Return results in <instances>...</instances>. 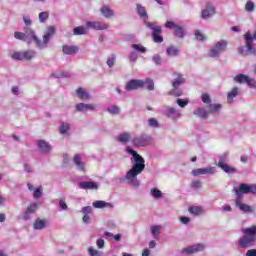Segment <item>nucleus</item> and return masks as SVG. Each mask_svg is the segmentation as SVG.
Listing matches in <instances>:
<instances>
[{
	"mask_svg": "<svg viewBox=\"0 0 256 256\" xmlns=\"http://www.w3.org/2000/svg\"><path fill=\"white\" fill-rule=\"evenodd\" d=\"M125 151L128 155H131L130 161L132 163V167L126 172V175L120 179V181L121 183H126L127 185L138 189V187H141V182L137 177L145 171V158L129 146L125 148Z\"/></svg>",
	"mask_w": 256,
	"mask_h": 256,
	"instance_id": "f257e3e1",
	"label": "nucleus"
},
{
	"mask_svg": "<svg viewBox=\"0 0 256 256\" xmlns=\"http://www.w3.org/2000/svg\"><path fill=\"white\" fill-rule=\"evenodd\" d=\"M136 11L140 17L143 19V23L147 29L152 31V39L154 43H163V37H161L162 29L161 26H155V24L148 21L149 15L147 14V10L141 4L136 5Z\"/></svg>",
	"mask_w": 256,
	"mask_h": 256,
	"instance_id": "f03ea898",
	"label": "nucleus"
},
{
	"mask_svg": "<svg viewBox=\"0 0 256 256\" xmlns=\"http://www.w3.org/2000/svg\"><path fill=\"white\" fill-rule=\"evenodd\" d=\"M243 236L238 239L240 249H249L256 243V225L242 229Z\"/></svg>",
	"mask_w": 256,
	"mask_h": 256,
	"instance_id": "7ed1b4c3",
	"label": "nucleus"
},
{
	"mask_svg": "<svg viewBox=\"0 0 256 256\" xmlns=\"http://www.w3.org/2000/svg\"><path fill=\"white\" fill-rule=\"evenodd\" d=\"M14 39L24 41V43H27V45H31V43L35 42L37 49H39V37H37L35 30H33L31 27H25L24 32L15 31Z\"/></svg>",
	"mask_w": 256,
	"mask_h": 256,
	"instance_id": "20e7f679",
	"label": "nucleus"
},
{
	"mask_svg": "<svg viewBox=\"0 0 256 256\" xmlns=\"http://www.w3.org/2000/svg\"><path fill=\"white\" fill-rule=\"evenodd\" d=\"M246 50L243 47L238 48L241 55H253L256 53V49L253 48V41H256V32L251 34V32H246L244 35Z\"/></svg>",
	"mask_w": 256,
	"mask_h": 256,
	"instance_id": "39448f33",
	"label": "nucleus"
},
{
	"mask_svg": "<svg viewBox=\"0 0 256 256\" xmlns=\"http://www.w3.org/2000/svg\"><path fill=\"white\" fill-rule=\"evenodd\" d=\"M228 45L229 42H227V40H219L208 51V57H212V59H219L221 57V53H225L227 50Z\"/></svg>",
	"mask_w": 256,
	"mask_h": 256,
	"instance_id": "423d86ee",
	"label": "nucleus"
},
{
	"mask_svg": "<svg viewBox=\"0 0 256 256\" xmlns=\"http://www.w3.org/2000/svg\"><path fill=\"white\" fill-rule=\"evenodd\" d=\"M13 61H33L37 57V51L33 49H27L23 51H16L11 54Z\"/></svg>",
	"mask_w": 256,
	"mask_h": 256,
	"instance_id": "0eeeda50",
	"label": "nucleus"
},
{
	"mask_svg": "<svg viewBox=\"0 0 256 256\" xmlns=\"http://www.w3.org/2000/svg\"><path fill=\"white\" fill-rule=\"evenodd\" d=\"M55 33H57V28L55 26H48L42 36V40L39 39L38 49L40 50L47 49L49 45V41L53 39V35H55Z\"/></svg>",
	"mask_w": 256,
	"mask_h": 256,
	"instance_id": "6e6552de",
	"label": "nucleus"
},
{
	"mask_svg": "<svg viewBox=\"0 0 256 256\" xmlns=\"http://www.w3.org/2000/svg\"><path fill=\"white\" fill-rule=\"evenodd\" d=\"M166 29H172L174 37H177L178 39H184V37L187 35V30H185V27L175 24L173 21H167L165 23Z\"/></svg>",
	"mask_w": 256,
	"mask_h": 256,
	"instance_id": "1a4fd4ad",
	"label": "nucleus"
},
{
	"mask_svg": "<svg viewBox=\"0 0 256 256\" xmlns=\"http://www.w3.org/2000/svg\"><path fill=\"white\" fill-rule=\"evenodd\" d=\"M236 198H241V195L252 193L256 195V184L241 183L238 188H234Z\"/></svg>",
	"mask_w": 256,
	"mask_h": 256,
	"instance_id": "9d476101",
	"label": "nucleus"
},
{
	"mask_svg": "<svg viewBox=\"0 0 256 256\" xmlns=\"http://www.w3.org/2000/svg\"><path fill=\"white\" fill-rule=\"evenodd\" d=\"M235 207H237V209H239V211H241L242 213H246L250 215H252L253 213H256L255 207L249 204H245V202H243V198L235 199Z\"/></svg>",
	"mask_w": 256,
	"mask_h": 256,
	"instance_id": "9b49d317",
	"label": "nucleus"
},
{
	"mask_svg": "<svg viewBox=\"0 0 256 256\" xmlns=\"http://www.w3.org/2000/svg\"><path fill=\"white\" fill-rule=\"evenodd\" d=\"M131 143L134 147H147L151 143V136L147 134L135 136L132 138Z\"/></svg>",
	"mask_w": 256,
	"mask_h": 256,
	"instance_id": "f8f14e48",
	"label": "nucleus"
},
{
	"mask_svg": "<svg viewBox=\"0 0 256 256\" xmlns=\"http://www.w3.org/2000/svg\"><path fill=\"white\" fill-rule=\"evenodd\" d=\"M234 81L236 83H246V85H248V87H253L254 89H256V81L253 80V78L245 75V74H238L234 77Z\"/></svg>",
	"mask_w": 256,
	"mask_h": 256,
	"instance_id": "ddd939ff",
	"label": "nucleus"
},
{
	"mask_svg": "<svg viewBox=\"0 0 256 256\" xmlns=\"http://www.w3.org/2000/svg\"><path fill=\"white\" fill-rule=\"evenodd\" d=\"M201 251H205V244L203 243H198L182 249L184 255H193V253H201Z\"/></svg>",
	"mask_w": 256,
	"mask_h": 256,
	"instance_id": "4468645a",
	"label": "nucleus"
},
{
	"mask_svg": "<svg viewBox=\"0 0 256 256\" xmlns=\"http://www.w3.org/2000/svg\"><path fill=\"white\" fill-rule=\"evenodd\" d=\"M86 29H94V31H107L109 24L101 23L99 21H88L86 22Z\"/></svg>",
	"mask_w": 256,
	"mask_h": 256,
	"instance_id": "2eb2a0df",
	"label": "nucleus"
},
{
	"mask_svg": "<svg viewBox=\"0 0 256 256\" xmlns=\"http://www.w3.org/2000/svg\"><path fill=\"white\" fill-rule=\"evenodd\" d=\"M36 145L40 151V153H43V155H49L51 153L53 147L51 144L45 140H37Z\"/></svg>",
	"mask_w": 256,
	"mask_h": 256,
	"instance_id": "dca6fc26",
	"label": "nucleus"
},
{
	"mask_svg": "<svg viewBox=\"0 0 256 256\" xmlns=\"http://www.w3.org/2000/svg\"><path fill=\"white\" fill-rule=\"evenodd\" d=\"M126 91H136V89H143V80L132 79L125 85Z\"/></svg>",
	"mask_w": 256,
	"mask_h": 256,
	"instance_id": "f3484780",
	"label": "nucleus"
},
{
	"mask_svg": "<svg viewBox=\"0 0 256 256\" xmlns=\"http://www.w3.org/2000/svg\"><path fill=\"white\" fill-rule=\"evenodd\" d=\"M216 10L215 6L211 3H207L205 9L201 11V18L202 19H211L213 15H215Z\"/></svg>",
	"mask_w": 256,
	"mask_h": 256,
	"instance_id": "a211bd4d",
	"label": "nucleus"
},
{
	"mask_svg": "<svg viewBox=\"0 0 256 256\" xmlns=\"http://www.w3.org/2000/svg\"><path fill=\"white\" fill-rule=\"evenodd\" d=\"M78 187L84 190L97 191V189H99V183L94 181H82L78 183Z\"/></svg>",
	"mask_w": 256,
	"mask_h": 256,
	"instance_id": "6ab92c4d",
	"label": "nucleus"
},
{
	"mask_svg": "<svg viewBox=\"0 0 256 256\" xmlns=\"http://www.w3.org/2000/svg\"><path fill=\"white\" fill-rule=\"evenodd\" d=\"M216 171L213 167H206V168H198L192 170V175L194 177H199V175H215Z\"/></svg>",
	"mask_w": 256,
	"mask_h": 256,
	"instance_id": "aec40b11",
	"label": "nucleus"
},
{
	"mask_svg": "<svg viewBox=\"0 0 256 256\" xmlns=\"http://www.w3.org/2000/svg\"><path fill=\"white\" fill-rule=\"evenodd\" d=\"M95 107V104H85L80 102L75 105V111L76 113H85V111H95Z\"/></svg>",
	"mask_w": 256,
	"mask_h": 256,
	"instance_id": "412c9836",
	"label": "nucleus"
},
{
	"mask_svg": "<svg viewBox=\"0 0 256 256\" xmlns=\"http://www.w3.org/2000/svg\"><path fill=\"white\" fill-rule=\"evenodd\" d=\"M223 159H227V154H224L223 156L220 157L217 166L220 167V169H223L225 173H235V168L223 162Z\"/></svg>",
	"mask_w": 256,
	"mask_h": 256,
	"instance_id": "4be33fe9",
	"label": "nucleus"
},
{
	"mask_svg": "<svg viewBox=\"0 0 256 256\" xmlns=\"http://www.w3.org/2000/svg\"><path fill=\"white\" fill-rule=\"evenodd\" d=\"M62 51L64 55H76V53H79V46L64 45Z\"/></svg>",
	"mask_w": 256,
	"mask_h": 256,
	"instance_id": "5701e85b",
	"label": "nucleus"
},
{
	"mask_svg": "<svg viewBox=\"0 0 256 256\" xmlns=\"http://www.w3.org/2000/svg\"><path fill=\"white\" fill-rule=\"evenodd\" d=\"M100 13L105 17V19H111V17H115V11L107 5H104L100 8Z\"/></svg>",
	"mask_w": 256,
	"mask_h": 256,
	"instance_id": "b1692460",
	"label": "nucleus"
},
{
	"mask_svg": "<svg viewBox=\"0 0 256 256\" xmlns=\"http://www.w3.org/2000/svg\"><path fill=\"white\" fill-rule=\"evenodd\" d=\"M95 209H113V204L103 200H97L92 203Z\"/></svg>",
	"mask_w": 256,
	"mask_h": 256,
	"instance_id": "393cba45",
	"label": "nucleus"
},
{
	"mask_svg": "<svg viewBox=\"0 0 256 256\" xmlns=\"http://www.w3.org/2000/svg\"><path fill=\"white\" fill-rule=\"evenodd\" d=\"M165 115L171 119H179V117H181V112L175 107H168L165 111Z\"/></svg>",
	"mask_w": 256,
	"mask_h": 256,
	"instance_id": "a878e982",
	"label": "nucleus"
},
{
	"mask_svg": "<svg viewBox=\"0 0 256 256\" xmlns=\"http://www.w3.org/2000/svg\"><path fill=\"white\" fill-rule=\"evenodd\" d=\"M76 95L78 99H81V101H88V99H91V94H89V92L82 87L77 88Z\"/></svg>",
	"mask_w": 256,
	"mask_h": 256,
	"instance_id": "bb28decb",
	"label": "nucleus"
},
{
	"mask_svg": "<svg viewBox=\"0 0 256 256\" xmlns=\"http://www.w3.org/2000/svg\"><path fill=\"white\" fill-rule=\"evenodd\" d=\"M47 227V220L37 218L33 223V229L35 231H41Z\"/></svg>",
	"mask_w": 256,
	"mask_h": 256,
	"instance_id": "cd10ccee",
	"label": "nucleus"
},
{
	"mask_svg": "<svg viewBox=\"0 0 256 256\" xmlns=\"http://www.w3.org/2000/svg\"><path fill=\"white\" fill-rule=\"evenodd\" d=\"M73 162H74L75 166L77 167L78 171L85 173V162L81 161V155L76 154L74 156Z\"/></svg>",
	"mask_w": 256,
	"mask_h": 256,
	"instance_id": "c85d7f7f",
	"label": "nucleus"
},
{
	"mask_svg": "<svg viewBox=\"0 0 256 256\" xmlns=\"http://www.w3.org/2000/svg\"><path fill=\"white\" fill-rule=\"evenodd\" d=\"M142 89H147L148 91H155V82L151 78L142 80Z\"/></svg>",
	"mask_w": 256,
	"mask_h": 256,
	"instance_id": "c756f323",
	"label": "nucleus"
},
{
	"mask_svg": "<svg viewBox=\"0 0 256 256\" xmlns=\"http://www.w3.org/2000/svg\"><path fill=\"white\" fill-rule=\"evenodd\" d=\"M239 95V88L234 87L227 93V103L230 105L233 103V99Z\"/></svg>",
	"mask_w": 256,
	"mask_h": 256,
	"instance_id": "7c9ffc66",
	"label": "nucleus"
},
{
	"mask_svg": "<svg viewBox=\"0 0 256 256\" xmlns=\"http://www.w3.org/2000/svg\"><path fill=\"white\" fill-rule=\"evenodd\" d=\"M71 130V124L61 122L59 126L60 135H69V131Z\"/></svg>",
	"mask_w": 256,
	"mask_h": 256,
	"instance_id": "2f4dec72",
	"label": "nucleus"
},
{
	"mask_svg": "<svg viewBox=\"0 0 256 256\" xmlns=\"http://www.w3.org/2000/svg\"><path fill=\"white\" fill-rule=\"evenodd\" d=\"M185 84V78H183V75L179 74L173 81H172V87L174 89H177L181 87V85Z\"/></svg>",
	"mask_w": 256,
	"mask_h": 256,
	"instance_id": "473e14b6",
	"label": "nucleus"
},
{
	"mask_svg": "<svg viewBox=\"0 0 256 256\" xmlns=\"http://www.w3.org/2000/svg\"><path fill=\"white\" fill-rule=\"evenodd\" d=\"M193 113L197 117H200V119H207V117H209V113H207V110L203 107L197 108Z\"/></svg>",
	"mask_w": 256,
	"mask_h": 256,
	"instance_id": "72a5a7b5",
	"label": "nucleus"
},
{
	"mask_svg": "<svg viewBox=\"0 0 256 256\" xmlns=\"http://www.w3.org/2000/svg\"><path fill=\"white\" fill-rule=\"evenodd\" d=\"M117 140L119 141V143H129V141H131V133L129 132H124L120 135H118Z\"/></svg>",
	"mask_w": 256,
	"mask_h": 256,
	"instance_id": "f704fd0d",
	"label": "nucleus"
},
{
	"mask_svg": "<svg viewBox=\"0 0 256 256\" xmlns=\"http://www.w3.org/2000/svg\"><path fill=\"white\" fill-rule=\"evenodd\" d=\"M115 63H117L116 54H111L107 57L106 65L109 67V69H113V67H115Z\"/></svg>",
	"mask_w": 256,
	"mask_h": 256,
	"instance_id": "c9c22d12",
	"label": "nucleus"
},
{
	"mask_svg": "<svg viewBox=\"0 0 256 256\" xmlns=\"http://www.w3.org/2000/svg\"><path fill=\"white\" fill-rule=\"evenodd\" d=\"M223 109V106L221 104H209L208 105V111L209 113H219Z\"/></svg>",
	"mask_w": 256,
	"mask_h": 256,
	"instance_id": "e433bc0d",
	"label": "nucleus"
},
{
	"mask_svg": "<svg viewBox=\"0 0 256 256\" xmlns=\"http://www.w3.org/2000/svg\"><path fill=\"white\" fill-rule=\"evenodd\" d=\"M163 229L161 225H154L150 227L151 234L155 239H159V232Z\"/></svg>",
	"mask_w": 256,
	"mask_h": 256,
	"instance_id": "4c0bfd02",
	"label": "nucleus"
},
{
	"mask_svg": "<svg viewBox=\"0 0 256 256\" xmlns=\"http://www.w3.org/2000/svg\"><path fill=\"white\" fill-rule=\"evenodd\" d=\"M166 53L169 57H177L179 55V48L170 46L167 48Z\"/></svg>",
	"mask_w": 256,
	"mask_h": 256,
	"instance_id": "58836bf2",
	"label": "nucleus"
},
{
	"mask_svg": "<svg viewBox=\"0 0 256 256\" xmlns=\"http://www.w3.org/2000/svg\"><path fill=\"white\" fill-rule=\"evenodd\" d=\"M189 213H191V215H202L203 213V208H201V206H191L188 208Z\"/></svg>",
	"mask_w": 256,
	"mask_h": 256,
	"instance_id": "ea45409f",
	"label": "nucleus"
},
{
	"mask_svg": "<svg viewBox=\"0 0 256 256\" xmlns=\"http://www.w3.org/2000/svg\"><path fill=\"white\" fill-rule=\"evenodd\" d=\"M150 195L154 198V199H161V197H163V192H161V190L157 189V188H152L150 190Z\"/></svg>",
	"mask_w": 256,
	"mask_h": 256,
	"instance_id": "a19ab883",
	"label": "nucleus"
},
{
	"mask_svg": "<svg viewBox=\"0 0 256 256\" xmlns=\"http://www.w3.org/2000/svg\"><path fill=\"white\" fill-rule=\"evenodd\" d=\"M74 35H87V28L84 26H78L73 29Z\"/></svg>",
	"mask_w": 256,
	"mask_h": 256,
	"instance_id": "79ce46f5",
	"label": "nucleus"
},
{
	"mask_svg": "<svg viewBox=\"0 0 256 256\" xmlns=\"http://www.w3.org/2000/svg\"><path fill=\"white\" fill-rule=\"evenodd\" d=\"M245 11L247 13H253V11H255V2L247 1L245 4Z\"/></svg>",
	"mask_w": 256,
	"mask_h": 256,
	"instance_id": "37998d69",
	"label": "nucleus"
},
{
	"mask_svg": "<svg viewBox=\"0 0 256 256\" xmlns=\"http://www.w3.org/2000/svg\"><path fill=\"white\" fill-rule=\"evenodd\" d=\"M148 127H151L152 129H159V121L155 118L148 119Z\"/></svg>",
	"mask_w": 256,
	"mask_h": 256,
	"instance_id": "c03bdc74",
	"label": "nucleus"
},
{
	"mask_svg": "<svg viewBox=\"0 0 256 256\" xmlns=\"http://www.w3.org/2000/svg\"><path fill=\"white\" fill-rule=\"evenodd\" d=\"M107 111L110 115H119V113H121V109L118 106L108 107Z\"/></svg>",
	"mask_w": 256,
	"mask_h": 256,
	"instance_id": "a18cd8bd",
	"label": "nucleus"
},
{
	"mask_svg": "<svg viewBox=\"0 0 256 256\" xmlns=\"http://www.w3.org/2000/svg\"><path fill=\"white\" fill-rule=\"evenodd\" d=\"M37 209H39V204L38 203H32V204H29L28 207H27V211H29L30 213L35 214L37 213Z\"/></svg>",
	"mask_w": 256,
	"mask_h": 256,
	"instance_id": "49530a36",
	"label": "nucleus"
},
{
	"mask_svg": "<svg viewBox=\"0 0 256 256\" xmlns=\"http://www.w3.org/2000/svg\"><path fill=\"white\" fill-rule=\"evenodd\" d=\"M58 205L60 211H67V209H69V206H67V202H65V198L59 199Z\"/></svg>",
	"mask_w": 256,
	"mask_h": 256,
	"instance_id": "de8ad7c7",
	"label": "nucleus"
},
{
	"mask_svg": "<svg viewBox=\"0 0 256 256\" xmlns=\"http://www.w3.org/2000/svg\"><path fill=\"white\" fill-rule=\"evenodd\" d=\"M38 19L41 23H45V21L49 19V13L47 11L40 12L38 15Z\"/></svg>",
	"mask_w": 256,
	"mask_h": 256,
	"instance_id": "09e8293b",
	"label": "nucleus"
},
{
	"mask_svg": "<svg viewBox=\"0 0 256 256\" xmlns=\"http://www.w3.org/2000/svg\"><path fill=\"white\" fill-rule=\"evenodd\" d=\"M169 95H173L174 97H181L183 95V91L179 88H173L168 92Z\"/></svg>",
	"mask_w": 256,
	"mask_h": 256,
	"instance_id": "8fccbe9b",
	"label": "nucleus"
},
{
	"mask_svg": "<svg viewBox=\"0 0 256 256\" xmlns=\"http://www.w3.org/2000/svg\"><path fill=\"white\" fill-rule=\"evenodd\" d=\"M88 253L90 256H103V252L96 250L93 247L88 248Z\"/></svg>",
	"mask_w": 256,
	"mask_h": 256,
	"instance_id": "3c124183",
	"label": "nucleus"
},
{
	"mask_svg": "<svg viewBox=\"0 0 256 256\" xmlns=\"http://www.w3.org/2000/svg\"><path fill=\"white\" fill-rule=\"evenodd\" d=\"M41 195H43V187L40 186V187L34 189V192H33L34 199L41 198Z\"/></svg>",
	"mask_w": 256,
	"mask_h": 256,
	"instance_id": "603ef678",
	"label": "nucleus"
},
{
	"mask_svg": "<svg viewBox=\"0 0 256 256\" xmlns=\"http://www.w3.org/2000/svg\"><path fill=\"white\" fill-rule=\"evenodd\" d=\"M177 105H179V107H181L182 109H185V107H187V105H189V100H184L181 98H178L176 100Z\"/></svg>",
	"mask_w": 256,
	"mask_h": 256,
	"instance_id": "864d4df0",
	"label": "nucleus"
},
{
	"mask_svg": "<svg viewBox=\"0 0 256 256\" xmlns=\"http://www.w3.org/2000/svg\"><path fill=\"white\" fill-rule=\"evenodd\" d=\"M201 100L206 104V105H211V96L207 93H204L201 95Z\"/></svg>",
	"mask_w": 256,
	"mask_h": 256,
	"instance_id": "5fc2aeb1",
	"label": "nucleus"
},
{
	"mask_svg": "<svg viewBox=\"0 0 256 256\" xmlns=\"http://www.w3.org/2000/svg\"><path fill=\"white\" fill-rule=\"evenodd\" d=\"M132 48H134L135 51H138V53H145V51H147V48L141 46V44H133Z\"/></svg>",
	"mask_w": 256,
	"mask_h": 256,
	"instance_id": "6e6d98bb",
	"label": "nucleus"
},
{
	"mask_svg": "<svg viewBox=\"0 0 256 256\" xmlns=\"http://www.w3.org/2000/svg\"><path fill=\"white\" fill-rule=\"evenodd\" d=\"M194 35H195L197 41H205V39H207V37L204 36L203 33H201V31H199V30H195Z\"/></svg>",
	"mask_w": 256,
	"mask_h": 256,
	"instance_id": "4d7b16f0",
	"label": "nucleus"
},
{
	"mask_svg": "<svg viewBox=\"0 0 256 256\" xmlns=\"http://www.w3.org/2000/svg\"><path fill=\"white\" fill-rule=\"evenodd\" d=\"M81 213L83 215H92L93 214V208L91 206H85L82 208Z\"/></svg>",
	"mask_w": 256,
	"mask_h": 256,
	"instance_id": "13d9d810",
	"label": "nucleus"
},
{
	"mask_svg": "<svg viewBox=\"0 0 256 256\" xmlns=\"http://www.w3.org/2000/svg\"><path fill=\"white\" fill-rule=\"evenodd\" d=\"M191 187L192 189H201V187H203V182H201V180L192 181Z\"/></svg>",
	"mask_w": 256,
	"mask_h": 256,
	"instance_id": "bf43d9fd",
	"label": "nucleus"
},
{
	"mask_svg": "<svg viewBox=\"0 0 256 256\" xmlns=\"http://www.w3.org/2000/svg\"><path fill=\"white\" fill-rule=\"evenodd\" d=\"M152 61L155 63V65H161L163 63V59L159 56V54L154 55L152 57Z\"/></svg>",
	"mask_w": 256,
	"mask_h": 256,
	"instance_id": "052dcab7",
	"label": "nucleus"
},
{
	"mask_svg": "<svg viewBox=\"0 0 256 256\" xmlns=\"http://www.w3.org/2000/svg\"><path fill=\"white\" fill-rule=\"evenodd\" d=\"M128 59L130 63H135L139 59V55H137V52H131Z\"/></svg>",
	"mask_w": 256,
	"mask_h": 256,
	"instance_id": "680f3d73",
	"label": "nucleus"
},
{
	"mask_svg": "<svg viewBox=\"0 0 256 256\" xmlns=\"http://www.w3.org/2000/svg\"><path fill=\"white\" fill-rule=\"evenodd\" d=\"M31 215H33L32 213H30V211L29 210H26L25 212H24V214H23V220L24 221H29V220H31L32 219V216Z\"/></svg>",
	"mask_w": 256,
	"mask_h": 256,
	"instance_id": "e2e57ef3",
	"label": "nucleus"
},
{
	"mask_svg": "<svg viewBox=\"0 0 256 256\" xmlns=\"http://www.w3.org/2000/svg\"><path fill=\"white\" fill-rule=\"evenodd\" d=\"M96 245L98 249H103V247H105V240H103V238L97 239Z\"/></svg>",
	"mask_w": 256,
	"mask_h": 256,
	"instance_id": "0e129e2a",
	"label": "nucleus"
},
{
	"mask_svg": "<svg viewBox=\"0 0 256 256\" xmlns=\"http://www.w3.org/2000/svg\"><path fill=\"white\" fill-rule=\"evenodd\" d=\"M23 23L26 27H31V25H33V21H31V18L29 17H23Z\"/></svg>",
	"mask_w": 256,
	"mask_h": 256,
	"instance_id": "69168bd1",
	"label": "nucleus"
},
{
	"mask_svg": "<svg viewBox=\"0 0 256 256\" xmlns=\"http://www.w3.org/2000/svg\"><path fill=\"white\" fill-rule=\"evenodd\" d=\"M82 221L83 223L89 225V223H91V216H89V214H84V216L82 217Z\"/></svg>",
	"mask_w": 256,
	"mask_h": 256,
	"instance_id": "338daca9",
	"label": "nucleus"
},
{
	"mask_svg": "<svg viewBox=\"0 0 256 256\" xmlns=\"http://www.w3.org/2000/svg\"><path fill=\"white\" fill-rule=\"evenodd\" d=\"M246 256H256V249L247 250Z\"/></svg>",
	"mask_w": 256,
	"mask_h": 256,
	"instance_id": "774afa93",
	"label": "nucleus"
}]
</instances>
